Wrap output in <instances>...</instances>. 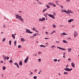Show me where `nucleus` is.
Here are the masks:
<instances>
[{
	"label": "nucleus",
	"mask_w": 79,
	"mask_h": 79,
	"mask_svg": "<svg viewBox=\"0 0 79 79\" xmlns=\"http://www.w3.org/2000/svg\"><path fill=\"white\" fill-rule=\"evenodd\" d=\"M15 18L19 20V21H21L22 22H24V20H23V19L21 18L20 15H15Z\"/></svg>",
	"instance_id": "f257e3e1"
},
{
	"label": "nucleus",
	"mask_w": 79,
	"mask_h": 79,
	"mask_svg": "<svg viewBox=\"0 0 79 79\" xmlns=\"http://www.w3.org/2000/svg\"><path fill=\"white\" fill-rule=\"evenodd\" d=\"M26 31L25 32H26L27 33H29L30 34H32L33 33V32L31 31L29 29H26Z\"/></svg>",
	"instance_id": "f03ea898"
},
{
	"label": "nucleus",
	"mask_w": 79,
	"mask_h": 79,
	"mask_svg": "<svg viewBox=\"0 0 79 79\" xmlns=\"http://www.w3.org/2000/svg\"><path fill=\"white\" fill-rule=\"evenodd\" d=\"M64 69L65 71H71V70H73V69L71 68V69H70L68 68H64Z\"/></svg>",
	"instance_id": "7ed1b4c3"
},
{
	"label": "nucleus",
	"mask_w": 79,
	"mask_h": 79,
	"mask_svg": "<svg viewBox=\"0 0 79 79\" xmlns=\"http://www.w3.org/2000/svg\"><path fill=\"white\" fill-rule=\"evenodd\" d=\"M48 16H49V17H50L51 18H52V19H55V16L53 15H52L51 14H49L48 15Z\"/></svg>",
	"instance_id": "20e7f679"
},
{
	"label": "nucleus",
	"mask_w": 79,
	"mask_h": 79,
	"mask_svg": "<svg viewBox=\"0 0 79 79\" xmlns=\"http://www.w3.org/2000/svg\"><path fill=\"white\" fill-rule=\"evenodd\" d=\"M50 4L51 5H52L54 7H55L56 6V5H55L52 2H50V3H48V5H50Z\"/></svg>",
	"instance_id": "39448f33"
},
{
	"label": "nucleus",
	"mask_w": 79,
	"mask_h": 79,
	"mask_svg": "<svg viewBox=\"0 0 79 79\" xmlns=\"http://www.w3.org/2000/svg\"><path fill=\"white\" fill-rule=\"evenodd\" d=\"M57 48H59V49H60V50H66V49L64 48H62L60 47H57Z\"/></svg>",
	"instance_id": "423d86ee"
},
{
	"label": "nucleus",
	"mask_w": 79,
	"mask_h": 79,
	"mask_svg": "<svg viewBox=\"0 0 79 79\" xmlns=\"http://www.w3.org/2000/svg\"><path fill=\"white\" fill-rule=\"evenodd\" d=\"M14 64L17 66V68H19V65L17 63L15 62V63H14Z\"/></svg>",
	"instance_id": "0eeeda50"
},
{
	"label": "nucleus",
	"mask_w": 79,
	"mask_h": 79,
	"mask_svg": "<svg viewBox=\"0 0 79 79\" xmlns=\"http://www.w3.org/2000/svg\"><path fill=\"white\" fill-rule=\"evenodd\" d=\"M71 65L73 67V68H75V64L73 62H72L71 63Z\"/></svg>",
	"instance_id": "6e6552de"
},
{
	"label": "nucleus",
	"mask_w": 79,
	"mask_h": 79,
	"mask_svg": "<svg viewBox=\"0 0 79 79\" xmlns=\"http://www.w3.org/2000/svg\"><path fill=\"white\" fill-rule=\"evenodd\" d=\"M19 64L20 66H22L23 65V62L21 60L19 62Z\"/></svg>",
	"instance_id": "1a4fd4ad"
},
{
	"label": "nucleus",
	"mask_w": 79,
	"mask_h": 79,
	"mask_svg": "<svg viewBox=\"0 0 79 79\" xmlns=\"http://www.w3.org/2000/svg\"><path fill=\"white\" fill-rule=\"evenodd\" d=\"M74 21V19H70L69 20H68V22L69 23H71V22H72V21Z\"/></svg>",
	"instance_id": "9d476101"
},
{
	"label": "nucleus",
	"mask_w": 79,
	"mask_h": 79,
	"mask_svg": "<svg viewBox=\"0 0 79 79\" xmlns=\"http://www.w3.org/2000/svg\"><path fill=\"white\" fill-rule=\"evenodd\" d=\"M40 47H44V48H45L46 47L45 46H44L42 44L40 45Z\"/></svg>",
	"instance_id": "9b49d317"
},
{
	"label": "nucleus",
	"mask_w": 79,
	"mask_h": 79,
	"mask_svg": "<svg viewBox=\"0 0 79 79\" xmlns=\"http://www.w3.org/2000/svg\"><path fill=\"white\" fill-rule=\"evenodd\" d=\"M12 37L14 39H15V35L14 34H12Z\"/></svg>",
	"instance_id": "f8f14e48"
},
{
	"label": "nucleus",
	"mask_w": 79,
	"mask_h": 79,
	"mask_svg": "<svg viewBox=\"0 0 79 79\" xmlns=\"http://www.w3.org/2000/svg\"><path fill=\"white\" fill-rule=\"evenodd\" d=\"M68 10L69 11V13H71V14L73 13V12L71 11L69 9Z\"/></svg>",
	"instance_id": "ddd939ff"
},
{
	"label": "nucleus",
	"mask_w": 79,
	"mask_h": 79,
	"mask_svg": "<svg viewBox=\"0 0 79 79\" xmlns=\"http://www.w3.org/2000/svg\"><path fill=\"white\" fill-rule=\"evenodd\" d=\"M63 42L65 44H68V42L65 40H63Z\"/></svg>",
	"instance_id": "4468645a"
},
{
	"label": "nucleus",
	"mask_w": 79,
	"mask_h": 79,
	"mask_svg": "<svg viewBox=\"0 0 79 79\" xmlns=\"http://www.w3.org/2000/svg\"><path fill=\"white\" fill-rule=\"evenodd\" d=\"M37 35L36 33L34 34H33V35L32 36V37H35V36H37Z\"/></svg>",
	"instance_id": "2eb2a0df"
},
{
	"label": "nucleus",
	"mask_w": 79,
	"mask_h": 79,
	"mask_svg": "<svg viewBox=\"0 0 79 79\" xmlns=\"http://www.w3.org/2000/svg\"><path fill=\"white\" fill-rule=\"evenodd\" d=\"M74 37H76V36L77 35V33H74Z\"/></svg>",
	"instance_id": "dca6fc26"
},
{
	"label": "nucleus",
	"mask_w": 79,
	"mask_h": 79,
	"mask_svg": "<svg viewBox=\"0 0 79 79\" xmlns=\"http://www.w3.org/2000/svg\"><path fill=\"white\" fill-rule=\"evenodd\" d=\"M21 42H24L25 41L24 39V38H21Z\"/></svg>",
	"instance_id": "f3484780"
},
{
	"label": "nucleus",
	"mask_w": 79,
	"mask_h": 79,
	"mask_svg": "<svg viewBox=\"0 0 79 79\" xmlns=\"http://www.w3.org/2000/svg\"><path fill=\"white\" fill-rule=\"evenodd\" d=\"M66 14H67V15H70V13H69V12L68 11V10L67 11V12H66Z\"/></svg>",
	"instance_id": "a211bd4d"
},
{
	"label": "nucleus",
	"mask_w": 79,
	"mask_h": 79,
	"mask_svg": "<svg viewBox=\"0 0 79 79\" xmlns=\"http://www.w3.org/2000/svg\"><path fill=\"white\" fill-rule=\"evenodd\" d=\"M25 60H27V61H28V60H29V56H27Z\"/></svg>",
	"instance_id": "6ab92c4d"
},
{
	"label": "nucleus",
	"mask_w": 79,
	"mask_h": 79,
	"mask_svg": "<svg viewBox=\"0 0 79 79\" xmlns=\"http://www.w3.org/2000/svg\"><path fill=\"white\" fill-rule=\"evenodd\" d=\"M46 6L47 7V8H50V6H48V5L47 4L46 5Z\"/></svg>",
	"instance_id": "aec40b11"
},
{
	"label": "nucleus",
	"mask_w": 79,
	"mask_h": 79,
	"mask_svg": "<svg viewBox=\"0 0 79 79\" xmlns=\"http://www.w3.org/2000/svg\"><path fill=\"white\" fill-rule=\"evenodd\" d=\"M47 10V8L44 9L43 10V13H44V12H45V11H46V10Z\"/></svg>",
	"instance_id": "412c9836"
},
{
	"label": "nucleus",
	"mask_w": 79,
	"mask_h": 79,
	"mask_svg": "<svg viewBox=\"0 0 79 79\" xmlns=\"http://www.w3.org/2000/svg\"><path fill=\"white\" fill-rule=\"evenodd\" d=\"M2 69H3V70H5V69H6V67H5V66H3L2 67Z\"/></svg>",
	"instance_id": "4be33fe9"
},
{
	"label": "nucleus",
	"mask_w": 79,
	"mask_h": 79,
	"mask_svg": "<svg viewBox=\"0 0 79 79\" xmlns=\"http://www.w3.org/2000/svg\"><path fill=\"white\" fill-rule=\"evenodd\" d=\"M14 45L15 46L16 45V41H14Z\"/></svg>",
	"instance_id": "5701e85b"
},
{
	"label": "nucleus",
	"mask_w": 79,
	"mask_h": 79,
	"mask_svg": "<svg viewBox=\"0 0 79 79\" xmlns=\"http://www.w3.org/2000/svg\"><path fill=\"white\" fill-rule=\"evenodd\" d=\"M68 50V52H70L71 51V48H69Z\"/></svg>",
	"instance_id": "b1692460"
},
{
	"label": "nucleus",
	"mask_w": 79,
	"mask_h": 79,
	"mask_svg": "<svg viewBox=\"0 0 79 79\" xmlns=\"http://www.w3.org/2000/svg\"><path fill=\"white\" fill-rule=\"evenodd\" d=\"M22 47V46L20 45H19L18 46V48H21Z\"/></svg>",
	"instance_id": "393cba45"
},
{
	"label": "nucleus",
	"mask_w": 79,
	"mask_h": 79,
	"mask_svg": "<svg viewBox=\"0 0 79 79\" xmlns=\"http://www.w3.org/2000/svg\"><path fill=\"white\" fill-rule=\"evenodd\" d=\"M42 20H41V21H43L45 20V18L44 17H43V18H42Z\"/></svg>",
	"instance_id": "a878e982"
},
{
	"label": "nucleus",
	"mask_w": 79,
	"mask_h": 79,
	"mask_svg": "<svg viewBox=\"0 0 79 79\" xmlns=\"http://www.w3.org/2000/svg\"><path fill=\"white\" fill-rule=\"evenodd\" d=\"M55 2L57 5H59V4H58L59 2H58V1H56Z\"/></svg>",
	"instance_id": "bb28decb"
},
{
	"label": "nucleus",
	"mask_w": 79,
	"mask_h": 79,
	"mask_svg": "<svg viewBox=\"0 0 79 79\" xmlns=\"http://www.w3.org/2000/svg\"><path fill=\"white\" fill-rule=\"evenodd\" d=\"M6 57H4V58H3V60L4 61H5V60H6Z\"/></svg>",
	"instance_id": "cd10ccee"
},
{
	"label": "nucleus",
	"mask_w": 79,
	"mask_h": 79,
	"mask_svg": "<svg viewBox=\"0 0 79 79\" xmlns=\"http://www.w3.org/2000/svg\"><path fill=\"white\" fill-rule=\"evenodd\" d=\"M64 74H67V75H68V73H67V72H64Z\"/></svg>",
	"instance_id": "c85d7f7f"
},
{
	"label": "nucleus",
	"mask_w": 79,
	"mask_h": 79,
	"mask_svg": "<svg viewBox=\"0 0 79 79\" xmlns=\"http://www.w3.org/2000/svg\"><path fill=\"white\" fill-rule=\"evenodd\" d=\"M42 20V19H41V18L39 19V21H43V20Z\"/></svg>",
	"instance_id": "c756f323"
},
{
	"label": "nucleus",
	"mask_w": 79,
	"mask_h": 79,
	"mask_svg": "<svg viewBox=\"0 0 79 79\" xmlns=\"http://www.w3.org/2000/svg\"><path fill=\"white\" fill-rule=\"evenodd\" d=\"M62 11H63V12H64V13H66L67 12V11H66V10H62Z\"/></svg>",
	"instance_id": "7c9ffc66"
},
{
	"label": "nucleus",
	"mask_w": 79,
	"mask_h": 79,
	"mask_svg": "<svg viewBox=\"0 0 79 79\" xmlns=\"http://www.w3.org/2000/svg\"><path fill=\"white\" fill-rule=\"evenodd\" d=\"M27 60H26V59H25L24 60V62L25 63H27Z\"/></svg>",
	"instance_id": "2f4dec72"
},
{
	"label": "nucleus",
	"mask_w": 79,
	"mask_h": 79,
	"mask_svg": "<svg viewBox=\"0 0 79 79\" xmlns=\"http://www.w3.org/2000/svg\"><path fill=\"white\" fill-rule=\"evenodd\" d=\"M66 2L68 3V2H70V0H66Z\"/></svg>",
	"instance_id": "473e14b6"
},
{
	"label": "nucleus",
	"mask_w": 79,
	"mask_h": 79,
	"mask_svg": "<svg viewBox=\"0 0 79 79\" xmlns=\"http://www.w3.org/2000/svg\"><path fill=\"white\" fill-rule=\"evenodd\" d=\"M53 60L55 62H56V61H57V59H53Z\"/></svg>",
	"instance_id": "72a5a7b5"
},
{
	"label": "nucleus",
	"mask_w": 79,
	"mask_h": 79,
	"mask_svg": "<svg viewBox=\"0 0 79 79\" xmlns=\"http://www.w3.org/2000/svg\"><path fill=\"white\" fill-rule=\"evenodd\" d=\"M11 41L10 40L9 41V44L10 45H11Z\"/></svg>",
	"instance_id": "f704fd0d"
},
{
	"label": "nucleus",
	"mask_w": 79,
	"mask_h": 79,
	"mask_svg": "<svg viewBox=\"0 0 79 79\" xmlns=\"http://www.w3.org/2000/svg\"><path fill=\"white\" fill-rule=\"evenodd\" d=\"M53 48H55V45H53L52 47V49H53Z\"/></svg>",
	"instance_id": "c9c22d12"
},
{
	"label": "nucleus",
	"mask_w": 79,
	"mask_h": 79,
	"mask_svg": "<svg viewBox=\"0 0 79 79\" xmlns=\"http://www.w3.org/2000/svg\"><path fill=\"white\" fill-rule=\"evenodd\" d=\"M6 57V59H7V60H9V58H10V57H9L7 56Z\"/></svg>",
	"instance_id": "e433bc0d"
},
{
	"label": "nucleus",
	"mask_w": 79,
	"mask_h": 79,
	"mask_svg": "<svg viewBox=\"0 0 79 79\" xmlns=\"http://www.w3.org/2000/svg\"><path fill=\"white\" fill-rule=\"evenodd\" d=\"M63 33V34L64 35H68V34H66V33H65V32H64V33Z\"/></svg>",
	"instance_id": "4c0bfd02"
},
{
	"label": "nucleus",
	"mask_w": 79,
	"mask_h": 79,
	"mask_svg": "<svg viewBox=\"0 0 79 79\" xmlns=\"http://www.w3.org/2000/svg\"><path fill=\"white\" fill-rule=\"evenodd\" d=\"M52 26H53V27H54V28H55V27H56V26L55 25H53Z\"/></svg>",
	"instance_id": "58836bf2"
},
{
	"label": "nucleus",
	"mask_w": 79,
	"mask_h": 79,
	"mask_svg": "<svg viewBox=\"0 0 79 79\" xmlns=\"http://www.w3.org/2000/svg\"><path fill=\"white\" fill-rule=\"evenodd\" d=\"M60 6V7L61 8H62V9H63V8H64L63 6L62 5H61Z\"/></svg>",
	"instance_id": "ea45409f"
},
{
	"label": "nucleus",
	"mask_w": 79,
	"mask_h": 79,
	"mask_svg": "<svg viewBox=\"0 0 79 79\" xmlns=\"http://www.w3.org/2000/svg\"><path fill=\"white\" fill-rule=\"evenodd\" d=\"M32 30H33L35 31H36V30H35V27H34L32 29Z\"/></svg>",
	"instance_id": "a19ab883"
},
{
	"label": "nucleus",
	"mask_w": 79,
	"mask_h": 79,
	"mask_svg": "<svg viewBox=\"0 0 79 79\" xmlns=\"http://www.w3.org/2000/svg\"><path fill=\"white\" fill-rule=\"evenodd\" d=\"M44 16H45V17L46 18H47V15H46V14H44Z\"/></svg>",
	"instance_id": "79ce46f5"
},
{
	"label": "nucleus",
	"mask_w": 79,
	"mask_h": 79,
	"mask_svg": "<svg viewBox=\"0 0 79 79\" xmlns=\"http://www.w3.org/2000/svg\"><path fill=\"white\" fill-rule=\"evenodd\" d=\"M4 41H5V38H4L3 39V40H2V42H4Z\"/></svg>",
	"instance_id": "37998d69"
},
{
	"label": "nucleus",
	"mask_w": 79,
	"mask_h": 79,
	"mask_svg": "<svg viewBox=\"0 0 79 79\" xmlns=\"http://www.w3.org/2000/svg\"><path fill=\"white\" fill-rule=\"evenodd\" d=\"M33 78L34 79H37V77H36V76H34L33 77Z\"/></svg>",
	"instance_id": "c03bdc74"
},
{
	"label": "nucleus",
	"mask_w": 79,
	"mask_h": 79,
	"mask_svg": "<svg viewBox=\"0 0 79 79\" xmlns=\"http://www.w3.org/2000/svg\"><path fill=\"white\" fill-rule=\"evenodd\" d=\"M38 61H39V62H41V59H38Z\"/></svg>",
	"instance_id": "a18cd8bd"
},
{
	"label": "nucleus",
	"mask_w": 79,
	"mask_h": 79,
	"mask_svg": "<svg viewBox=\"0 0 79 79\" xmlns=\"http://www.w3.org/2000/svg\"><path fill=\"white\" fill-rule=\"evenodd\" d=\"M60 35H61V36H62V37H63V35H63V33H61V34H60Z\"/></svg>",
	"instance_id": "49530a36"
},
{
	"label": "nucleus",
	"mask_w": 79,
	"mask_h": 79,
	"mask_svg": "<svg viewBox=\"0 0 79 79\" xmlns=\"http://www.w3.org/2000/svg\"><path fill=\"white\" fill-rule=\"evenodd\" d=\"M9 63H13V60H10L9 61Z\"/></svg>",
	"instance_id": "de8ad7c7"
},
{
	"label": "nucleus",
	"mask_w": 79,
	"mask_h": 79,
	"mask_svg": "<svg viewBox=\"0 0 79 79\" xmlns=\"http://www.w3.org/2000/svg\"><path fill=\"white\" fill-rule=\"evenodd\" d=\"M41 53H42V52H38V54H39V55H40Z\"/></svg>",
	"instance_id": "09e8293b"
},
{
	"label": "nucleus",
	"mask_w": 79,
	"mask_h": 79,
	"mask_svg": "<svg viewBox=\"0 0 79 79\" xmlns=\"http://www.w3.org/2000/svg\"><path fill=\"white\" fill-rule=\"evenodd\" d=\"M65 55H66V53L64 52V53H63V56H65Z\"/></svg>",
	"instance_id": "8fccbe9b"
},
{
	"label": "nucleus",
	"mask_w": 79,
	"mask_h": 79,
	"mask_svg": "<svg viewBox=\"0 0 79 79\" xmlns=\"http://www.w3.org/2000/svg\"><path fill=\"white\" fill-rule=\"evenodd\" d=\"M30 73H31V74H33V73L31 72V71H30Z\"/></svg>",
	"instance_id": "3c124183"
},
{
	"label": "nucleus",
	"mask_w": 79,
	"mask_h": 79,
	"mask_svg": "<svg viewBox=\"0 0 79 79\" xmlns=\"http://www.w3.org/2000/svg\"><path fill=\"white\" fill-rule=\"evenodd\" d=\"M3 27L4 28H5L6 27L5 25L3 24Z\"/></svg>",
	"instance_id": "603ef678"
},
{
	"label": "nucleus",
	"mask_w": 79,
	"mask_h": 79,
	"mask_svg": "<svg viewBox=\"0 0 79 79\" xmlns=\"http://www.w3.org/2000/svg\"><path fill=\"white\" fill-rule=\"evenodd\" d=\"M54 15H56V13H55V12H53Z\"/></svg>",
	"instance_id": "864d4df0"
},
{
	"label": "nucleus",
	"mask_w": 79,
	"mask_h": 79,
	"mask_svg": "<svg viewBox=\"0 0 79 79\" xmlns=\"http://www.w3.org/2000/svg\"><path fill=\"white\" fill-rule=\"evenodd\" d=\"M44 39H49V38H45Z\"/></svg>",
	"instance_id": "5fc2aeb1"
},
{
	"label": "nucleus",
	"mask_w": 79,
	"mask_h": 79,
	"mask_svg": "<svg viewBox=\"0 0 79 79\" xmlns=\"http://www.w3.org/2000/svg\"><path fill=\"white\" fill-rule=\"evenodd\" d=\"M56 43H59L60 42L57 41H56Z\"/></svg>",
	"instance_id": "6e6d98bb"
},
{
	"label": "nucleus",
	"mask_w": 79,
	"mask_h": 79,
	"mask_svg": "<svg viewBox=\"0 0 79 79\" xmlns=\"http://www.w3.org/2000/svg\"><path fill=\"white\" fill-rule=\"evenodd\" d=\"M34 71V72H36L37 71V69H35Z\"/></svg>",
	"instance_id": "4d7b16f0"
},
{
	"label": "nucleus",
	"mask_w": 79,
	"mask_h": 79,
	"mask_svg": "<svg viewBox=\"0 0 79 79\" xmlns=\"http://www.w3.org/2000/svg\"><path fill=\"white\" fill-rule=\"evenodd\" d=\"M54 32H56V31H54L52 32V33H53Z\"/></svg>",
	"instance_id": "13d9d810"
},
{
	"label": "nucleus",
	"mask_w": 79,
	"mask_h": 79,
	"mask_svg": "<svg viewBox=\"0 0 79 79\" xmlns=\"http://www.w3.org/2000/svg\"><path fill=\"white\" fill-rule=\"evenodd\" d=\"M3 61H1V63H3Z\"/></svg>",
	"instance_id": "bf43d9fd"
},
{
	"label": "nucleus",
	"mask_w": 79,
	"mask_h": 79,
	"mask_svg": "<svg viewBox=\"0 0 79 79\" xmlns=\"http://www.w3.org/2000/svg\"><path fill=\"white\" fill-rule=\"evenodd\" d=\"M66 67V68H67V67H68V64H67Z\"/></svg>",
	"instance_id": "052dcab7"
},
{
	"label": "nucleus",
	"mask_w": 79,
	"mask_h": 79,
	"mask_svg": "<svg viewBox=\"0 0 79 79\" xmlns=\"http://www.w3.org/2000/svg\"><path fill=\"white\" fill-rule=\"evenodd\" d=\"M65 56H63V58H66V57Z\"/></svg>",
	"instance_id": "680f3d73"
},
{
	"label": "nucleus",
	"mask_w": 79,
	"mask_h": 79,
	"mask_svg": "<svg viewBox=\"0 0 79 79\" xmlns=\"http://www.w3.org/2000/svg\"><path fill=\"white\" fill-rule=\"evenodd\" d=\"M45 33H46V34H48V32L46 31Z\"/></svg>",
	"instance_id": "e2e57ef3"
},
{
	"label": "nucleus",
	"mask_w": 79,
	"mask_h": 79,
	"mask_svg": "<svg viewBox=\"0 0 79 79\" xmlns=\"http://www.w3.org/2000/svg\"><path fill=\"white\" fill-rule=\"evenodd\" d=\"M68 60H71V58H69Z\"/></svg>",
	"instance_id": "0e129e2a"
},
{
	"label": "nucleus",
	"mask_w": 79,
	"mask_h": 79,
	"mask_svg": "<svg viewBox=\"0 0 79 79\" xmlns=\"http://www.w3.org/2000/svg\"><path fill=\"white\" fill-rule=\"evenodd\" d=\"M2 77H3V74L2 75Z\"/></svg>",
	"instance_id": "69168bd1"
},
{
	"label": "nucleus",
	"mask_w": 79,
	"mask_h": 79,
	"mask_svg": "<svg viewBox=\"0 0 79 79\" xmlns=\"http://www.w3.org/2000/svg\"><path fill=\"white\" fill-rule=\"evenodd\" d=\"M68 39H69V40L71 39L70 38V37H69L68 38Z\"/></svg>",
	"instance_id": "338daca9"
},
{
	"label": "nucleus",
	"mask_w": 79,
	"mask_h": 79,
	"mask_svg": "<svg viewBox=\"0 0 79 79\" xmlns=\"http://www.w3.org/2000/svg\"><path fill=\"white\" fill-rule=\"evenodd\" d=\"M60 61V60H58V62H59V61Z\"/></svg>",
	"instance_id": "774afa93"
}]
</instances>
